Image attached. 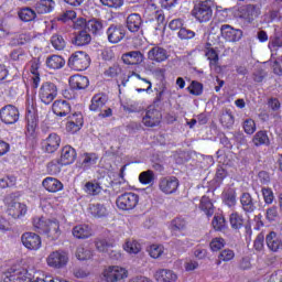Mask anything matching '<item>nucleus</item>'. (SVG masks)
I'll return each mask as SVG.
<instances>
[{"mask_svg":"<svg viewBox=\"0 0 282 282\" xmlns=\"http://www.w3.org/2000/svg\"><path fill=\"white\" fill-rule=\"evenodd\" d=\"M191 14L198 23H208L213 19V2L210 0L199 1L194 6Z\"/></svg>","mask_w":282,"mask_h":282,"instance_id":"f257e3e1","label":"nucleus"},{"mask_svg":"<svg viewBox=\"0 0 282 282\" xmlns=\"http://www.w3.org/2000/svg\"><path fill=\"white\" fill-rule=\"evenodd\" d=\"M105 282H121L129 278V271L124 267L108 265L102 271Z\"/></svg>","mask_w":282,"mask_h":282,"instance_id":"f03ea898","label":"nucleus"},{"mask_svg":"<svg viewBox=\"0 0 282 282\" xmlns=\"http://www.w3.org/2000/svg\"><path fill=\"white\" fill-rule=\"evenodd\" d=\"M140 204V196L132 192H126L116 199V206L119 210H133Z\"/></svg>","mask_w":282,"mask_h":282,"instance_id":"7ed1b4c3","label":"nucleus"},{"mask_svg":"<svg viewBox=\"0 0 282 282\" xmlns=\"http://www.w3.org/2000/svg\"><path fill=\"white\" fill-rule=\"evenodd\" d=\"M90 58L86 52L78 51L68 58V67L75 72H85L89 67Z\"/></svg>","mask_w":282,"mask_h":282,"instance_id":"20e7f679","label":"nucleus"},{"mask_svg":"<svg viewBox=\"0 0 282 282\" xmlns=\"http://www.w3.org/2000/svg\"><path fill=\"white\" fill-rule=\"evenodd\" d=\"M58 96V87L52 82L42 84L39 90V98L44 105H52L54 99Z\"/></svg>","mask_w":282,"mask_h":282,"instance_id":"39448f33","label":"nucleus"},{"mask_svg":"<svg viewBox=\"0 0 282 282\" xmlns=\"http://www.w3.org/2000/svg\"><path fill=\"white\" fill-rule=\"evenodd\" d=\"M7 204V213L13 219H21V217H25L28 215V206L23 203L12 200L10 198L6 199Z\"/></svg>","mask_w":282,"mask_h":282,"instance_id":"423d86ee","label":"nucleus"},{"mask_svg":"<svg viewBox=\"0 0 282 282\" xmlns=\"http://www.w3.org/2000/svg\"><path fill=\"white\" fill-rule=\"evenodd\" d=\"M159 188L164 195H173L180 188V181L175 176H165L160 178Z\"/></svg>","mask_w":282,"mask_h":282,"instance_id":"0eeeda50","label":"nucleus"},{"mask_svg":"<svg viewBox=\"0 0 282 282\" xmlns=\"http://www.w3.org/2000/svg\"><path fill=\"white\" fill-rule=\"evenodd\" d=\"M0 120L4 124H15L19 122V109L12 105L4 106L0 110Z\"/></svg>","mask_w":282,"mask_h":282,"instance_id":"6e6552de","label":"nucleus"},{"mask_svg":"<svg viewBox=\"0 0 282 282\" xmlns=\"http://www.w3.org/2000/svg\"><path fill=\"white\" fill-rule=\"evenodd\" d=\"M21 242L24 246V248H26V250H41V246H42V240H41V236H39V234H34V232H24L21 236Z\"/></svg>","mask_w":282,"mask_h":282,"instance_id":"1a4fd4ad","label":"nucleus"},{"mask_svg":"<svg viewBox=\"0 0 282 282\" xmlns=\"http://www.w3.org/2000/svg\"><path fill=\"white\" fill-rule=\"evenodd\" d=\"M220 34L223 39L229 43H237V41H241V36H243V32H241V30L235 29L230 24L221 25Z\"/></svg>","mask_w":282,"mask_h":282,"instance_id":"9d476101","label":"nucleus"},{"mask_svg":"<svg viewBox=\"0 0 282 282\" xmlns=\"http://www.w3.org/2000/svg\"><path fill=\"white\" fill-rule=\"evenodd\" d=\"M41 144L45 153H56L61 147V135L53 132L48 134L46 139L42 140Z\"/></svg>","mask_w":282,"mask_h":282,"instance_id":"9b49d317","label":"nucleus"},{"mask_svg":"<svg viewBox=\"0 0 282 282\" xmlns=\"http://www.w3.org/2000/svg\"><path fill=\"white\" fill-rule=\"evenodd\" d=\"M46 261L50 268H64V265H67L69 257L63 251H54L47 257Z\"/></svg>","mask_w":282,"mask_h":282,"instance_id":"f8f14e48","label":"nucleus"},{"mask_svg":"<svg viewBox=\"0 0 282 282\" xmlns=\"http://www.w3.org/2000/svg\"><path fill=\"white\" fill-rule=\"evenodd\" d=\"M148 59L152 63H164L169 59V52L162 46H154L148 52Z\"/></svg>","mask_w":282,"mask_h":282,"instance_id":"ddd939ff","label":"nucleus"},{"mask_svg":"<svg viewBox=\"0 0 282 282\" xmlns=\"http://www.w3.org/2000/svg\"><path fill=\"white\" fill-rule=\"evenodd\" d=\"M109 43H120L124 39V28L122 25L111 24L106 32Z\"/></svg>","mask_w":282,"mask_h":282,"instance_id":"4468645a","label":"nucleus"},{"mask_svg":"<svg viewBox=\"0 0 282 282\" xmlns=\"http://www.w3.org/2000/svg\"><path fill=\"white\" fill-rule=\"evenodd\" d=\"M160 120H162V113L154 108H149L142 119V123L144 127H158Z\"/></svg>","mask_w":282,"mask_h":282,"instance_id":"2eb2a0df","label":"nucleus"},{"mask_svg":"<svg viewBox=\"0 0 282 282\" xmlns=\"http://www.w3.org/2000/svg\"><path fill=\"white\" fill-rule=\"evenodd\" d=\"M42 235H45L52 241L61 237V225L58 220H48Z\"/></svg>","mask_w":282,"mask_h":282,"instance_id":"dca6fc26","label":"nucleus"},{"mask_svg":"<svg viewBox=\"0 0 282 282\" xmlns=\"http://www.w3.org/2000/svg\"><path fill=\"white\" fill-rule=\"evenodd\" d=\"M53 113L55 116H58L59 118H65V116H68L72 111V105L67 102L66 100H56L53 104Z\"/></svg>","mask_w":282,"mask_h":282,"instance_id":"f3484780","label":"nucleus"},{"mask_svg":"<svg viewBox=\"0 0 282 282\" xmlns=\"http://www.w3.org/2000/svg\"><path fill=\"white\" fill-rule=\"evenodd\" d=\"M30 73H31V79L33 83L34 89L39 88V85H41V73L39 69H41V61L33 58L30 62Z\"/></svg>","mask_w":282,"mask_h":282,"instance_id":"a211bd4d","label":"nucleus"},{"mask_svg":"<svg viewBox=\"0 0 282 282\" xmlns=\"http://www.w3.org/2000/svg\"><path fill=\"white\" fill-rule=\"evenodd\" d=\"M154 279L159 282H175L177 281V273L170 269H159L154 273Z\"/></svg>","mask_w":282,"mask_h":282,"instance_id":"6ab92c4d","label":"nucleus"},{"mask_svg":"<svg viewBox=\"0 0 282 282\" xmlns=\"http://www.w3.org/2000/svg\"><path fill=\"white\" fill-rule=\"evenodd\" d=\"M126 65H140L144 61V55L140 51H131L122 55Z\"/></svg>","mask_w":282,"mask_h":282,"instance_id":"aec40b11","label":"nucleus"},{"mask_svg":"<svg viewBox=\"0 0 282 282\" xmlns=\"http://www.w3.org/2000/svg\"><path fill=\"white\" fill-rule=\"evenodd\" d=\"M34 8L37 14H50V12H54L56 2L54 0H39Z\"/></svg>","mask_w":282,"mask_h":282,"instance_id":"412c9836","label":"nucleus"},{"mask_svg":"<svg viewBox=\"0 0 282 282\" xmlns=\"http://www.w3.org/2000/svg\"><path fill=\"white\" fill-rule=\"evenodd\" d=\"M267 246L272 252H279V250H282V237L276 235V232L271 231L267 236Z\"/></svg>","mask_w":282,"mask_h":282,"instance_id":"4be33fe9","label":"nucleus"},{"mask_svg":"<svg viewBox=\"0 0 282 282\" xmlns=\"http://www.w3.org/2000/svg\"><path fill=\"white\" fill-rule=\"evenodd\" d=\"M42 186L48 193H58L59 191H63V183L57 178L50 176L43 180Z\"/></svg>","mask_w":282,"mask_h":282,"instance_id":"5701e85b","label":"nucleus"},{"mask_svg":"<svg viewBox=\"0 0 282 282\" xmlns=\"http://www.w3.org/2000/svg\"><path fill=\"white\" fill-rule=\"evenodd\" d=\"M68 83L73 89H87L89 87V78L82 75L70 76Z\"/></svg>","mask_w":282,"mask_h":282,"instance_id":"b1692460","label":"nucleus"},{"mask_svg":"<svg viewBox=\"0 0 282 282\" xmlns=\"http://www.w3.org/2000/svg\"><path fill=\"white\" fill-rule=\"evenodd\" d=\"M59 160L64 166H67V164H74V161L76 160V150L72 148V145L64 147L62 149Z\"/></svg>","mask_w":282,"mask_h":282,"instance_id":"393cba45","label":"nucleus"},{"mask_svg":"<svg viewBox=\"0 0 282 282\" xmlns=\"http://www.w3.org/2000/svg\"><path fill=\"white\" fill-rule=\"evenodd\" d=\"M88 213L91 215V217H95V219H102V217H107V215H109L107 207L100 203L90 204L88 207Z\"/></svg>","mask_w":282,"mask_h":282,"instance_id":"a878e982","label":"nucleus"},{"mask_svg":"<svg viewBox=\"0 0 282 282\" xmlns=\"http://www.w3.org/2000/svg\"><path fill=\"white\" fill-rule=\"evenodd\" d=\"M240 17L246 21H254L259 17V10L254 4H247L240 8Z\"/></svg>","mask_w":282,"mask_h":282,"instance_id":"bb28decb","label":"nucleus"},{"mask_svg":"<svg viewBox=\"0 0 282 282\" xmlns=\"http://www.w3.org/2000/svg\"><path fill=\"white\" fill-rule=\"evenodd\" d=\"M127 28L130 32H138L142 28V17L138 13H131L127 18Z\"/></svg>","mask_w":282,"mask_h":282,"instance_id":"cd10ccee","label":"nucleus"},{"mask_svg":"<svg viewBox=\"0 0 282 282\" xmlns=\"http://www.w3.org/2000/svg\"><path fill=\"white\" fill-rule=\"evenodd\" d=\"M45 65L48 69H63L65 67V58L61 55H51L46 58Z\"/></svg>","mask_w":282,"mask_h":282,"instance_id":"c85d7f7f","label":"nucleus"},{"mask_svg":"<svg viewBox=\"0 0 282 282\" xmlns=\"http://www.w3.org/2000/svg\"><path fill=\"white\" fill-rule=\"evenodd\" d=\"M83 191L84 193H86V195L96 197L97 195H100V193H102V186H100V184L96 181H88L85 183Z\"/></svg>","mask_w":282,"mask_h":282,"instance_id":"c756f323","label":"nucleus"},{"mask_svg":"<svg viewBox=\"0 0 282 282\" xmlns=\"http://www.w3.org/2000/svg\"><path fill=\"white\" fill-rule=\"evenodd\" d=\"M107 105V97L102 94L95 95L89 106L90 111H102Z\"/></svg>","mask_w":282,"mask_h":282,"instance_id":"7c9ffc66","label":"nucleus"},{"mask_svg":"<svg viewBox=\"0 0 282 282\" xmlns=\"http://www.w3.org/2000/svg\"><path fill=\"white\" fill-rule=\"evenodd\" d=\"M240 204L245 213H254V209L257 208L250 193H242L240 196Z\"/></svg>","mask_w":282,"mask_h":282,"instance_id":"2f4dec72","label":"nucleus"},{"mask_svg":"<svg viewBox=\"0 0 282 282\" xmlns=\"http://www.w3.org/2000/svg\"><path fill=\"white\" fill-rule=\"evenodd\" d=\"M205 56L207 61H209V67L210 69H214V72H217L219 67V54L215 48H206Z\"/></svg>","mask_w":282,"mask_h":282,"instance_id":"473e14b6","label":"nucleus"},{"mask_svg":"<svg viewBox=\"0 0 282 282\" xmlns=\"http://www.w3.org/2000/svg\"><path fill=\"white\" fill-rule=\"evenodd\" d=\"M73 236L76 239H89L91 237V228L87 225H77L73 228Z\"/></svg>","mask_w":282,"mask_h":282,"instance_id":"72a5a7b5","label":"nucleus"},{"mask_svg":"<svg viewBox=\"0 0 282 282\" xmlns=\"http://www.w3.org/2000/svg\"><path fill=\"white\" fill-rule=\"evenodd\" d=\"M199 208L207 215V217H213L215 214V206L208 196H203L200 198Z\"/></svg>","mask_w":282,"mask_h":282,"instance_id":"f704fd0d","label":"nucleus"},{"mask_svg":"<svg viewBox=\"0 0 282 282\" xmlns=\"http://www.w3.org/2000/svg\"><path fill=\"white\" fill-rule=\"evenodd\" d=\"M223 202L228 208H235L237 206V192L235 189H228L223 193Z\"/></svg>","mask_w":282,"mask_h":282,"instance_id":"c9c22d12","label":"nucleus"},{"mask_svg":"<svg viewBox=\"0 0 282 282\" xmlns=\"http://www.w3.org/2000/svg\"><path fill=\"white\" fill-rule=\"evenodd\" d=\"M235 259V251L232 249H224L218 254V260L216 265H221V263H228Z\"/></svg>","mask_w":282,"mask_h":282,"instance_id":"e433bc0d","label":"nucleus"},{"mask_svg":"<svg viewBox=\"0 0 282 282\" xmlns=\"http://www.w3.org/2000/svg\"><path fill=\"white\" fill-rule=\"evenodd\" d=\"M75 45L83 47V45H89L91 43V35L87 31H80L74 40Z\"/></svg>","mask_w":282,"mask_h":282,"instance_id":"4c0bfd02","label":"nucleus"},{"mask_svg":"<svg viewBox=\"0 0 282 282\" xmlns=\"http://www.w3.org/2000/svg\"><path fill=\"white\" fill-rule=\"evenodd\" d=\"M26 134L30 135L31 138H34V135H36V127H37V122H36V117H34V115L29 113L26 116Z\"/></svg>","mask_w":282,"mask_h":282,"instance_id":"58836bf2","label":"nucleus"},{"mask_svg":"<svg viewBox=\"0 0 282 282\" xmlns=\"http://www.w3.org/2000/svg\"><path fill=\"white\" fill-rule=\"evenodd\" d=\"M187 223L184 218H175L170 223V230L172 232H182L186 229Z\"/></svg>","mask_w":282,"mask_h":282,"instance_id":"ea45409f","label":"nucleus"},{"mask_svg":"<svg viewBox=\"0 0 282 282\" xmlns=\"http://www.w3.org/2000/svg\"><path fill=\"white\" fill-rule=\"evenodd\" d=\"M252 142H253L254 147H262V144H270V138L268 137V132L258 131L254 134Z\"/></svg>","mask_w":282,"mask_h":282,"instance_id":"a19ab883","label":"nucleus"},{"mask_svg":"<svg viewBox=\"0 0 282 282\" xmlns=\"http://www.w3.org/2000/svg\"><path fill=\"white\" fill-rule=\"evenodd\" d=\"M19 17L21 21H24V23H29L30 21H34L36 19V11L30 8H24L20 10Z\"/></svg>","mask_w":282,"mask_h":282,"instance_id":"79ce46f5","label":"nucleus"},{"mask_svg":"<svg viewBox=\"0 0 282 282\" xmlns=\"http://www.w3.org/2000/svg\"><path fill=\"white\" fill-rule=\"evenodd\" d=\"M63 166H65V164H63V162L61 160L55 159L47 164V173L50 175H58V173H61V169H63Z\"/></svg>","mask_w":282,"mask_h":282,"instance_id":"37998d69","label":"nucleus"},{"mask_svg":"<svg viewBox=\"0 0 282 282\" xmlns=\"http://www.w3.org/2000/svg\"><path fill=\"white\" fill-rule=\"evenodd\" d=\"M220 122L223 127L230 129L235 124V117H232V112L225 110L220 115Z\"/></svg>","mask_w":282,"mask_h":282,"instance_id":"c03bdc74","label":"nucleus"},{"mask_svg":"<svg viewBox=\"0 0 282 282\" xmlns=\"http://www.w3.org/2000/svg\"><path fill=\"white\" fill-rule=\"evenodd\" d=\"M123 111H128V113H138L142 111V107L138 101L128 100L126 104H122Z\"/></svg>","mask_w":282,"mask_h":282,"instance_id":"a18cd8bd","label":"nucleus"},{"mask_svg":"<svg viewBox=\"0 0 282 282\" xmlns=\"http://www.w3.org/2000/svg\"><path fill=\"white\" fill-rule=\"evenodd\" d=\"M139 182L144 185L153 184V182H155V173H153L151 170L142 172L139 175Z\"/></svg>","mask_w":282,"mask_h":282,"instance_id":"49530a36","label":"nucleus"},{"mask_svg":"<svg viewBox=\"0 0 282 282\" xmlns=\"http://www.w3.org/2000/svg\"><path fill=\"white\" fill-rule=\"evenodd\" d=\"M123 248L126 252H129V254H138V252L142 250V247L135 240H128Z\"/></svg>","mask_w":282,"mask_h":282,"instance_id":"de8ad7c7","label":"nucleus"},{"mask_svg":"<svg viewBox=\"0 0 282 282\" xmlns=\"http://www.w3.org/2000/svg\"><path fill=\"white\" fill-rule=\"evenodd\" d=\"M47 221L50 220L45 219V217H34L33 227L35 230L43 235L45 228H47Z\"/></svg>","mask_w":282,"mask_h":282,"instance_id":"09e8293b","label":"nucleus"},{"mask_svg":"<svg viewBox=\"0 0 282 282\" xmlns=\"http://www.w3.org/2000/svg\"><path fill=\"white\" fill-rule=\"evenodd\" d=\"M225 247H226V240L221 237H216L212 239L209 243V248L212 252H219V250H221Z\"/></svg>","mask_w":282,"mask_h":282,"instance_id":"8fccbe9b","label":"nucleus"},{"mask_svg":"<svg viewBox=\"0 0 282 282\" xmlns=\"http://www.w3.org/2000/svg\"><path fill=\"white\" fill-rule=\"evenodd\" d=\"M86 28L93 34H100V32H102V22L98 20H89L86 23Z\"/></svg>","mask_w":282,"mask_h":282,"instance_id":"3c124183","label":"nucleus"},{"mask_svg":"<svg viewBox=\"0 0 282 282\" xmlns=\"http://www.w3.org/2000/svg\"><path fill=\"white\" fill-rule=\"evenodd\" d=\"M91 256H93L91 250L85 247H78L76 250V258L79 261H87L91 258Z\"/></svg>","mask_w":282,"mask_h":282,"instance_id":"603ef678","label":"nucleus"},{"mask_svg":"<svg viewBox=\"0 0 282 282\" xmlns=\"http://www.w3.org/2000/svg\"><path fill=\"white\" fill-rule=\"evenodd\" d=\"M152 259H160L161 254H164V246L162 245H152L148 250Z\"/></svg>","mask_w":282,"mask_h":282,"instance_id":"864d4df0","label":"nucleus"},{"mask_svg":"<svg viewBox=\"0 0 282 282\" xmlns=\"http://www.w3.org/2000/svg\"><path fill=\"white\" fill-rule=\"evenodd\" d=\"M212 226L215 230H224L226 228V218L223 215H215Z\"/></svg>","mask_w":282,"mask_h":282,"instance_id":"5fc2aeb1","label":"nucleus"},{"mask_svg":"<svg viewBox=\"0 0 282 282\" xmlns=\"http://www.w3.org/2000/svg\"><path fill=\"white\" fill-rule=\"evenodd\" d=\"M51 43L54 50H57V51L65 50V45H66L65 39H63V36L61 35H53L51 37Z\"/></svg>","mask_w":282,"mask_h":282,"instance_id":"6e6d98bb","label":"nucleus"},{"mask_svg":"<svg viewBox=\"0 0 282 282\" xmlns=\"http://www.w3.org/2000/svg\"><path fill=\"white\" fill-rule=\"evenodd\" d=\"M17 184V177L7 175L0 178V188H10Z\"/></svg>","mask_w":282,"mask_h":282,"instance_id":"4d7b16f0","label":"nucleus"},{"mask_svg":"<svg viewBox=\"0 0 282 282\" xmlns=\"http://www.w3.org/2000/svg\"><path fill=\"white\" fill-rule=\"evenodd\" d=\"M96 162H98V155H96V153L84 154L83 166H85V167L94 166V164H96Z\"/></svg>","mask_w":282,"mask_h":282,"instance_id":"13d9d810","label":"nucleus"},{"mask_svg":"<svg viewBox=\"0 0 282 282\" xmlns=\"http://www.w3.org/2000/svg\"><path fill=\"white\" fill-rule=\"evenodd\" d=\"M229 221L231 224V227L235 228L236 230L243 226V218H241V216L238 213H232L230 215Z\"/></svg>","mask_w":282,"mask_h":282,"instance_id":"bf43d9fd","label":"nucleus"},{"mask_svg":"<svg viewBox=\"0 0 282 282\" xmlns=\"http://www.w3.org/2000/svg\"><path fill=\"white\" fill-rule=\"evenodd\" d=\"M76 19V11L68 10L63 12L57 17V21H62V23H67V21H74Z\"/></svg>","mask_w":282,"mask_h":282,"instance_id":"052dcab7","label":"nucleus"},{"mask_svg":"<svg viewBox=\"0 0 282 282\" xmlns=\"http://www.w3.org/2000/svg\"><path fill=\"white\" fill-rule=\"evenodd\" d=\"M242 127L245 129V133H247L248 135H252V133L257 131V123L252 119L245 120Z\"/></svg>","mask_w":282,"mask_h":282,"instance_id":"680f3d73","label":"nucleus"},{"mask_svg":"<svg viewBox=\"0 0 282 282\" xmlns=\"http://www.w3.org/2000/svg\"><path fill=\"white\" fill-rule=\"evenodd\" d=\"M261 193L265 204L270 205L272 202H274V192H272V188L262 187Z\"/></svg>","mask_w":282,"mask_h":282,"instance_id":"e2e57ef3","label":"nucleus"},{"mask_svg":"<svg viewBox=\"0 0 282 282\" xmlns=\"http://www.w3.org/2000/svg\"><path fill=\"white\" fill-rule=\"evenodd\" d=\"M177 36L181 41H188L189 39H195V33L192 30L183 28L178 31Z\"/></svg>","mask_w":282,"mask_h":282,"instance_id":"0e129e2a","label":"nucleus"},{"mask_svg":"<svg viewBox=\"0 0 282 282\" xmlns=\"http://www.w3.org/2000/svg\"><path fill=\"white\" fill-rule=\"evenodd\" d=\"M100 3L108 8H115L118 10V8H122V6H124V0H100Z\"/></svg>","mask_w":282,"mask_h":282,"instance_id":"69168bd1","label":"nucleus"},{"mask_svg":"<svg viewBox=\"0 0 282 282\" xmlns=\"http://www.w3.org/2000/svg\"><path fill=\"white\" fill-rule=\"evenodd\" d=\"M68 122H74V124H79L83 127L85 124V120L83 119V113L80 112H75L73 115H69L67 117Z\"/></svg>","mask_w":282,"mask_h":282,"instance_id":"338daca9","label":"nucleus"},{"mask_svg":"<svg viewBox=\"0 0 282 282\" xmlns=\"http://www.w3.org/2000/svg\"><path fill=\"white\" fill-rule=\"evenodd\" d=\"M83 129V126L78 124V123H74L72 121H67L66 122V131L67 133H78V131Z\"/></svg>","mask_w":282,"mask_h":282,"instance_id":"774afa93","label":"nucleus"}]
</instances>
